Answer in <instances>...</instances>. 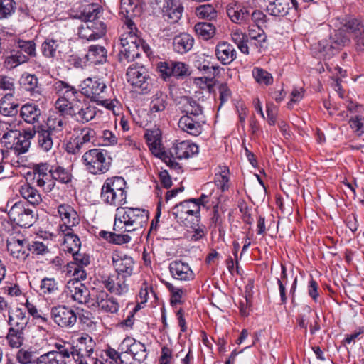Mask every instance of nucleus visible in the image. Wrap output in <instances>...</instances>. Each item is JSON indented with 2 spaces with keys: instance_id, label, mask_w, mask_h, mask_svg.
<instances>
[{
  "instance_id": "obj_50",
  "label": "nucleus",
  "mask_w": 364,
  "mask_h": 364,
  "mask_svg": "<svg viewBox=\"0 0 364 364\" xmlns=\"http://www.w3.org/2000/svg\"><path fill=\"white\" fill-rule=\"evenodd\" d=\"M6 338L11 348H18L23 345L24 341V332L9 328Z\"/></svg>"
},
{
  "instance_id": "obj_38",
  "label": "nucleus",
  "mask_w": 364,
  "mask_h": 364,
  "mask_svg": "<svg viewBox=\"0 0 364 364\" xmlns=\"http://www.w3.org/2000/svg\"><path fill=\"white\" fill-rule=\"evenodd\" d=\"M20 83L26 90L30 92L32 97H37L41 94V85L35 75L23 74L20 79Z\"/></svg>"
},
{
  "instance_id": "obj_64",
  "label": "nucleus",
  "mask_w": 364,
  "mask_h": 364,
  "mask_svg": "<svg viewBox=\"0 0 364 364\" xmlns=\"http://www.w3.org/2000/svg\"><path fill=\"white\" fill-rule=\"evenodd\" d=\"M172 67L173 77L179 78L189 75V67L185 63L172 60Z\"/></svg>"
},
{
  "instance_id": "obj_62",
  "label": "nucleus",
  "mask_w": 364,
  "mask_h": 364,
  "mask_svg": "<svg viewBox=\"0 0 364 364\" xmlns=\"http://www.w3.org/2000/svg\"><path fill=\"white\" fill-rule=\"evenodd\" d=\"M16 3L14 0H0V18H6L14 12Z\"/></svg>"
},
{
  "instance_id": "obj_27",
  "label": "nucleus",
  "mask_w": 364,
  "mask_h": 364,
  "mask_svg": "<svg viewBox=\"0 0 364 364\" xmlns=\"http://www.w3.org/2000/svg\"><path fill=\"white\" fill-rule=\"evenodd\" d=\"M27 244L28 240H20L12 237L7 241L6 247L8 251L14 258L25 260L29 255Z\"/></svg>"
},
{
  "instance_id": "obj_52",
  "label": "nucleus",
  "mask_w": 364,
  "mask_h": 364,
  "mask_svg": "<svg viewBox=\"0 0 364 364\" xmlns=\"http://www.w3.org/2000/svg\"><path fill=\"white\" fill-rule=\"evenodd\" d=\"M196 14L199 18L209 21L215 20L218 16L215 9L213 5L209 4L200 5L196 7Z\"/></svg>"
},
{
  "instance_id": "obj_58",
  "label": "nucleus",
  "mask_w": 364,
  "mask_h": 364,
  "mask_svg": "<svg viewBox=\"0 0 364 364\" xmlns=\"http://www.w3.org/2000/svg\"><path fill=\"white\" fill-rule=\"evenodd\" d=\"M69 100L65 97H60L55 102V108L59 111V114H62L63 117L64 115L72 116L73 111L71 110L74 106V101H76V100L72 99L71 101H69Z\"/></svg>"
},
{
  "instance_id": "obj_43",
  "label": "nucleus",
  "mask_w": 364,
  "mask_h": 364,
  "mask_svg": "<svg viewBox=\"0 0 364 364\" xmlns=\"http://www.w3.org/2000/svg\"><path fill=\"white\" fill-rule=\"evenodd\" d=\"M58 290V283L55 278L45 277L41 279L39 286L40 294L49 297L57 294Z\"/></svg>"
},
{
  "instance_id": "obj_21",
  "label": "nucleus",
  "mask_w": 364,
  "mask_h": 364,
  "mask_svg": "<svg viewBox=\"0 0 364 364\" xmlns=\"http://www.w3.org/2000/svg\"><path fill=\"white\" fill-rule=\"evenodd\" d=\"M112 264L117 274L127 278L130 277L134 270V262L130 256L114 254L112 256Z\"/></svg>"
},
{
  "instance_id": "obj_11",
  "label": "nucleus",
  "mask_w": 364,
  "mask_h": 364,
  "mask_svg": "<svg viewBox=\"0 0 364 364\" xmlns=\"http://www.w3.org/2000/svg\"><path fill=\"white\" fill-rule=\"evenodd\" d=\"M50 315L54 323L62 328H71L77 322V317L75 310L65 305L52 307Z\"/></svg>"
},
{
  "instance_id": "obj_29",
  "label": "nucleus",
  "mask_w": 364,
  "mask_h": 364,
  "mask_svg": "<svg viewBox=\"0 0 364 364\" xmlns=\"http://www.w3.org/2000/svg\"><path fill=\"white\" fill-rule=\"evenodd\" d=\"M266 11L271 16L280 17L288 14L291 0H264Z\"/></svg>"
},
{
  "instance_id": "obj_55",
  "label": "nucleus",
  "mask_w": 364,
  "mask_h": 364,
  "mask_svg": "<svg viewBox=\"0 0 364 364\" xmlns=\"http://www.w3.org/2000/svg\"><path fill=\"white\" fill-rule=\"evenodd\" d=\"M9 53L4 62V68L9 70H12L23 63H27L29 60L27 55H16V53H12L11 50Z\"/></svg>"
},
{
  "instance_id": "obj_45",
  "label": "nucleus",
  "mask_w": 364,
  "mask_h": 364,
  "mask_svg": "<svg viewBox=\"0 0 364 364\" xmlns=\"http://www.w3.org/2000/svg\"><path fill=\"white\" fill-rule=\"evenodd\" d=\"M20 193L24 199L33 205H38L42 200L38 191L28 183L21 186Z\"/></svg>"
},
{
  "instance_id": "obj_1",
  "label": "nucleus",
  "mask_w": 364,
  "mask_h": 364,
  "mask_svg": "<svg viewBox=\"0 0 364 364\" xmlns=\"http://www.w3.org/2000/svg\"><path fill=\"white\" fill-rule=\"evenodd\" d=\"M149 215V211L143 208H117L113 230L119 232H129L142 229L148 223Z\"/></svg>"
},
{
  "instance_id": "obj_44",
  "label": "nucleus",
  "mask_w": 364,
  "mask_h": 364,
  "mask_svg": "<svg viewBox=\"0 0 364 364\" xmlns=\"http://www.w3.org/2000/svg\"><path fill=\"white\" fill-rule=\"evenodd\" d=\"M167 106V95L163 92L158 90L151 97L149 110L151 113L161 112L165 110Z\"/></svg>"
},
{
  "instance_id": "obj_28",
  "label": "nucleus",
  "mask_w": 364,
  "mask_h": 364,
  "mask_svg": "<svg viewBox=\"0 0 364 364\" xmlns=\"http://www.w3.org/2000/svg\"><path fill=\"white\" fill-rule=\"evenodd\" d=\"M205 121L191 118L190 116H182L178 123V127L184 132L193 136H198L203 130Z\"/></svg>"
},
{
  "instance_id": "obj_5",
  "label": "nucleus",
  "mask_w": 364,
  "mask_h": 364,
  "mask_svg": "<svg viewBox=\"0 0 364 364\" xmlns=\"http://www.w3.org/2000/svg\"><path fill=\"white\" fill-rule=\"evenodd\" d=\"M128 82L136 92L145 95L153 88L152 80L148 70L142 65L134 63L129 66L127 73Z\"/></svg>"
},
{
  "instance_id": "obj_33",
  "label": "nucleus",
  "mask_w": 364,
  "mask_h": 364,
  "mask_svg": "<svg viewBox=\"0 0 364 364\" xmlns=\"http://www.w3.org/2000/svg\"><path fill=\"white\" fill-rule=\"evenodd\" d=\"M63 235V248L65 252L73 254L80 250L81 242L73 230L60 231Z\"/></svg>"
},
{
  "instance_id": "obj_56",
  "label": "nucleus",
  "mask_w": 364,
  "mask_h": 364,
  "mask_svg": "<svg viewBox=\"0 0 364 364\" xmlns=\"http://www.w3.org/2000/svg\"><path fill=\"white\" fill-rule=\"evenodd\" d=\"M196 33L205 40L212 38L215 32V28L212 23H198L195 25Z\"/></svg>"
},
{
  "instance_id": "obj_48",
  "label": "nucleus",
  "mask_w": 364,
  "mask_h": 364,
  "mask_svg": "<svg viewBox=\"0 0 364 364\" xmlns=\"http://www.w3.org/2000/svg\"><path fill=\"white\" fill-rule=\"evenodd\" d=\"M220 171L215 176V183L222 192L229 188V169L227 166H220Z\"/></svg>"
},
{
  "instance_id": "obj_13",
  "label": "nucleus",
  "mask_w": 364,
  "mask_h": 364,
  "mask_svg": "<svg viewBox=\"0 0 364 364\" xmlns=\"http://www.w3.org/2000/svg\"><path fill=\"white\" fill-rule=\"evenodd\" d=\"M119 349L126 352L127 358L131 355L132 359L139 363L144 361L147 356L144 344L130 337H127L123 340Z\"/></svg>"
},
{
  "instance_id": "obj_54",
  "label": "nucleus",
  "mask_w": 364,
  "mask_h": 364,
  "mask_svg": "<svg viewBox=\"0 0 364 364\" xmlns=\"http://www.w3.org/2000/svg\"><path fill=\"white\" fill-rule=\"evenodd\" d=\"M252 73L255 81L259 85L267 86L273 82L272 75L262 68H254Z\"/></svg>"
},
{
  "instance_id": "obj_9",
  "label": "nucleus",
  "mask_w": 364,
  "mask_h": 364,
  "mask_svg": "<svg viewBox=\"0 0 364 364\" xmlns=\"http://www.w3.org/2000/svg\"><path fill=\"white\" fill-rule=\"evenodd\" d=\"M54 347L38 358V364H68L72 355L70 346L56 343Z\"/></svg>"
},
{
  "instance_id": "obj_23",
  "label": "nucleus",
  "mask_w": 364,
  "mask_h": 364,
  "mask_svg": "<svg viewBox=\"0 0 364 364\" xmlns=\"http://www.w3.org/2000/svg\"><path fill=\"white\" fill-rule=\"evenodd\" d=\"M179 105L182 112L185 113L183 116H190L191 118L205 121L203 107L196 100L191 97H183L181 98Z\"/></svg>"
},
{
  "instance_id": "obj_3",
  "label": "nucleus",
  "mask_w": 364,
  "mask_h": 364,
  "mask_svg": "<svg viewBox=\"0 0 364 364\" xmlns=\"http://www.w3.org/2000/svg\"><path fill=\"white\" fill-rule=\"evenodd\" d=\"M85 169L91 174H103L109 169L112 159L109 152L102 149H92L82 157Z\"/></svg>"
},
{
  "instance_id": "obj_41",
  "label": "nucleus",
  "mask_w": 364,
  "mask_h": 364,
  "mask_svg": "<svg viewBox=\"0 0 364 364\" xmlns=\"http://www.w3.org/2000/svg\"><path fill=\"white\" fill-rule=\"evenodd\" d=\"M65 124V117L62 114H51L47 120L48 129L46 130L58 137L62 134Z\"/></svg>"
},
{
  "instance_id": "obj_35",
  "label": "nucleus",
  "mask_w": 364,
  "mask_h": 364,
  "mask_svg": "<svg viewBox=\"0 0 364 364\" xmlns=\"http://www.w3.org/2000/svg\"><path fill=\"white\" fill-rule=\"evenodd\" d=\"M226 13L232 22L239 24L246 22L250 16L248 8L237 5H228L226 8Z\"/></svg>"
},
{
  "instance_id": "obj_2",
  "label": "nucleus",
  "mask_w": 364,
  "mask_h": 364,
  "mask_svg": "<svg viewBox=\"0 0 364 364\" xmlns=\"http://www.w3.org/2000/svg\"><path fill=\"white\" fill-rule=\"evenodd\" d=\"M127 183L122 177L108 178L101 188L100 198L106 204L122 208L127 203Z\"/></svg>"
},
{
  "instance_id": "obj_61",
  "label": "nucleus",
  "mask_w": 364,
  "mask_h": 364,
  "mask_svg": "<svg viewBox=\"0 0 364 364\" xmlns=\"http://www.w3.org/2000/svg\"><path fill=\"white\" fill-rule=\"evenodd\" d=\"M105 353L106 356L113 360L116 363L134 364L132 362H129V359L127 358V354L124 350H121V352L119 353L114 348H109Z\"/></svg>"
},
{
  "instance_id": "obj_31",
  "label": "nucleus",
  "mask_w": 364,
  "mask_h": 364,
  "mask_svg": "<svg viewBox=\"0 0 364 364\" xmlns=\"http://www.w3.org/2000/svg\"><path fill=\"white\" fill-rule=\"evenodd\" d=\"M29 321V317L26 311L20 308H16L12 311L9 316V328L24 331Z\"/></svg>"
},
{
  "instance_id": "obj_42",
  "label": "nucleus",
  "mask_w": 364,
  "mask_h": 364,
  "mask_svg": "<svg viewBox=\"0 0 364 364\" xmlns=\"http://www.w3.org/2000/svg\"><path fill=\"white\" fill-rule=\"evenodd\" d=\"M314 50L317 51L316 55L318 58H323L324 59L331 58L338 53L333 45L330 43L329 39L320 41L314 46Z\"/></svg>"
},
{
  "instance_id": "obj_26",
  "label": "nucleus",
  "mask_w": 364,
  "mask_h": 364,
  "mask_svg": "<svg viewBox=\"0 0 364 364\" xmlns=\"http://www.w3.org/2000/svg\"><path fill=\"white\" fill-rule=\"evenodd\" d=\"M215 54L217 59L225 65H230L237 58V51L233 46L225 41L216 45Z\"/></svg>"
},
{
  "instance_id": "obj_22",
  "label": "nucleus",
  "mask_w": 364,
  "mask_h": 364,
  "mask_svg": "<svg viewBox=\"0 0 364 364\" xmlns=\"http://www.w3.org/2000/svg\"><path fill=\"white\" fill-rule=\"evenodd\" d=\"M78 132L79 133L73 141L75 147L67 146V151L73 154H78L85 145L92 142L96 136L95 131L88 127L80 129Z\"/></svg>"
},
{
  "instance_id": "obj_53",
  "label": "nucleus",
  "mask_w": 364,
  "mask_h": 364,
  "mask_svg": "<svg viewBox=\"0 0 364 364\" xmlns=\"http://www.w3.org/2000/svg\"><path fill=\"white\" fill-rule=\"evenodd\" d=\"M36 352L31 349H20L16 354V360L21 364H38Z\"/></svg>"
},
{
  "instance_id": "obj_19",
  "label": "nucleus",
  "mask_w": 364,
  "mask_h": 364,
  "mask_svg": "<svg viewBox=\"0 0 364 364\" xmlns=\"http://www.w3.org/2000/svg\"><path fill=\"white\" fill-rule=\"evenodd\" d=\"M168 269L175 279L188 282L194 279V273L189 264L181 260L172 261L168 265Z\"/></svg>"
},
{
  "instance_id": "obj_20",
  "label": "nucleus",
  "mask_w": 364,
  "mask_h": 364,
  "mask_svg": "<svg viewBox=\"0 0 364 364\" xmlns=\"http://www.w3.org/2000/svg\"><path fill=\"white\" fill-rule=\"evenodd\" d=\"M58 211L63 222V224L60 225V231H65V229L73 230V227L79 223L78 214L70 205H60Z\"/></svg>"
},
{
  "instance_id": "obj_16",
  "label": "nucleus",
  "mask_w": 364,
  "mask_h": 364,
  "mask_svg": "<svg viewBox=\"0 0 364 364\" xmlns=\"http://www.w3.org/2000/svg\"><path fill=\"white\" fill-rule=\"evenodd\" d=\"M69 289L72 294V298L75 301L82 304H87L92 306V302L94 301L92 289L91 291L80 281H73L69 282Z\"/></svg>"
},
{
  "instance_id": "obj_24",
  "label": "nucleus",
  "mask_w": 364,
  "mask_h": 364,
  "mask_svg": "<svg viewBox=\"0 0 364 364\" xmlns=\"http://www.w3.org/2000/svg\"><path fill=\"white\" fill-rule=\"evenodd\" d=\"M344 26L353 35L356 49L364 51V25L356 18H349L345 20Z\"/></svg>"
},
{
  "instance_id": "obj_8",
  "label": "nucleus",
  "mask_w": 364,
  "mask_h": 364,
  "mask_svg": "<svg viewBox=\"0 0 364 364\" xmlns=\"http://www.w3.org/2000/svg\"><path fill=\"white\" fill-rule=\"evenodd\" d=\"M9 217L17 225L22 228H29L36 221V216L33 209L23 201L16 202L9 210Z\"/></svg>"
},
{
  "instance_id": "obj_57",
  "label": "nucleus",
  "mask_w": 364,
  "mask_h": 364,
  "mask_svg": "<svg viewBox=\"0 0 364 364\" xmlns=\"http://www.w3.org/2000/svg\"><path fill=\"white\" fill-rule=\"evenodd\" d=\"M59 48V41L53 39H46L41 45V52L43 56L53 58Z\"/></svg>"
},
{
  "instance_id": "obj_59",
  "label": "nucleus",
  "mask_w": 364,
  "mask_h": 364,
  "mask_svg": "<svg viewBox=\"0 0 364 364\" xmlns=\"http://www.w3.org/2000/svg\"><path fill=\"white\" fill-rule=\"evenodd\" d=\"M77 341L80 344V348L77 350L80 352L85 351L86 355L90 358L95 346V342L92 338L88 334H84L77 339Z\"/></svg>"
},
{
  "instance_id": "obj_14",
  "label": "nucleus",
  "mask_w": 364,
  "mask_h": 364,
  "mask_svg": "<svg viewBox=\"0 0 364 364\" xmlns=\"http://www.w3.org/2000/svg\"><path fill=\"white\" fill-rule=\"evenodd\" d=\"M92 294L94 301L92 302V306L98 307L109 313H116L118 311L119 308L118 301L105 291L93 288Z\"/></svg>"
},
{
  "instance_id": "obj_6",
  "label": "nucleus",
  "mask_w": 364,
  "mask_h": 364,
  "mask_svg": "<svg viewBox=\"0 0 364 364\" xmlns=\"http://www.w3.org/2000/svg\"><path fill=\"white\" fill-rule=\"evenodd\" d=\"M198 152L196 144L189 141H182L173 144L168 153H163L162 160L171 168L179 171L181 166L175 161L176 159H182L190 158Z\"/></svg>"
},
{
  "instance_id": "obj_51",
  "label": "nucleus",
  "mask_w": 364,
  "mask_h": 364,
  "mask_svg": "<svg viewBox=\"0 0 364 364\" xmlns=\"http://www.w3.org/2000/svg\"><path fill=\"white\" fill-rule=\"evenodd\" d=\"M39 146L45 151H48L53 147V137L54 135L50 131L41 129L37 132Z\"/></svg>"
},
{
  "instance_id": "obj_4",
  "label": "nucleus",
  "mask_w": 364,
  "mask_h": 364,
  "mask_svg": "<svg viewBox=\"0 0 364 364\" xmlns=\"http://www.w3.org/2000/svg\"><path fill=\"white\" fill-rule=\"evenodd\" d=\"M195 198L181 202L172 209V213L177 222L187 228H194L200 221V208Z\"/></svg>"
},
{
  "instance_id": "obj_46",
  "label": "nucleus",
  "mask_w": 364,
  "mask_h": 364,
  "mask_svg": "<svg viewBox=\"0 0 364 364\" xmlns=\"http://www.w3.org/2000/svg\"><path fill=\"white\" fill-rule=\"evenodd\" d=\"M11 97L12 94L7 92L0 100V112L1 114L5 116H14L18 113V105L9 102Z\"/></svg>"
},
{
  "instance_id": "obj_18",
  "label": "nucleus",
  "mask_w": 364,
  "mask_h": 364,
  "mask_svg": "<svg viewBox=\"0 0 364 364\" xmlns=\"http://www.w3.org/2000/svg\"><path fill=\"white\" fill-rule=\"evenodd\" d=\"M140 13L141 7L139 6L137 0H120L119 14L126 18L125 23L130 30L135 28L132 19Z\"/></svg>"
},
{
  "instance_id": "obj_40",
  "label": "nucleus",
  "mask_w": 364,
  "mask_h": 364,
  "mask_svg": "<svg viewBox=\"0 0 364 364\" xmlns=\"http://www.w3.org/2000/svg\"><path fill=\"white\" fill-rule=\"evenodd\" d=\"M53 90L55 93L61 96V97H65L70 100H75L76 95L78 94L77 90L74 86L63 80L56 81L53 84Z\"/></svg>"
},
{
  "instance_id": "obj_47",
  "label": "nucleus",
  "mask_w": 364,
  "mask_h": 364,
  "mask_svg": "<svg viewBox=\"0 0 364 364\" xmlns=\"http://www.w3.org/2000/svg\"><path fill=\"white\" fill-rule=\"evenodd\" d=\"M123 232H111L107 231H101L100 235L107 240L109 242L123 245L130 242L131 237L128 235L122 234Z\"/></svg>"
},
{
  "instance_id": "obj_36",
  "label": "nucleus",
  "mask_w": 364,
  "mask_h": 364,
  "mask_svg": "<svg viewBox=\"0 0 364 364\" xmlns=\"http://www.w3.org/2000/svg\"><path fill=\"white\" fill-rule=\"evenodd\" d=\"M41 111L38 106L33 104H26L20 110V116L28 124H34L39 122Z\"/></svg>"
},
{
  "instance_id": "obj_63",
  "label": "nucleus",
  "mask_w": 364,
  "mask_h": 364,
  "mask_svg": "<svg viewBox=\"0 0 364 364\" xmlns=\"http://www.w3.org/2000/svg\"><path fill=\"white\" fill-rule=\"evenodd\" d=\"M16 43L17 48H21V51H23L28 58L36 55V44L33 41L18 40Z\"/></svg>"
},
{
  "instance_id": "obj_10",
  "label": "nucleus",
  "mask_w": 364,
  "mask_h": 364,
  "mask_svg": "<svg viewBox=\"0 0 364 364\" xmlns=\"http://www.w3.org/2000/svg\"><path fill=\"white\" fill-rule=\"evenodd\" d=\"M80 92L94 101H101L105 97L107 87L100 78L87 77L80 85Z\"/></svg>"
},
{
  "instance_id": "obj_17",
  "label": "nucleus",
  "mask_w": 364,
  "mask_h": 364,
  "mask_svg": "<svg viewBox=\"0 0 364 364\" xmlns=\"http://www.w3.org/2000/svg\"><path fill=\"white\" fill-rule=\"evenodd\" d=\"M161 9L163 17L171 23L178 22L183 11V6L180 0H164Z\"/></svg>"
},
{
  "instance_id": "obj_34",
  "label": "nucleus",
  "mask_w": 364,
  "mask_h": 364,
  "mask_svg": "<svg viewBox=\"0 0 364 364\" xmlns=\"http://www.w3.org/2000/svg\"><path fill=\"white\" fill-rule=\"evenodd\" d=\"M350 33V32L347 30L343 25L342 28L334 31L333 33L331 34L329 37L330 43L333 45L338 52L343 47L350 45V38L348 35Z\"/></svg>"
},
{
  "instance_id": "obj_60",
  "label": "nucleus",
  "mask_w": 364,
  "mask_h": 364,
  "mask_svg": "<svg viewBox=\"0 0 364 364\" xmlns=\"http://www.w3.org/2000/svg\"><path fill=\"white\" fill-rule=\"evenodd\" d=\"M48 243V242L45 243L39 240H33L31 242L28 240V252H31L32 254L37 255H45L49 252Z\"/></svg>"
},
{
  "instance_id": "obj_39",
  "label": "nucleus",
  "mask_w": 364,
  "mask_h": 364,
  "mask_svg": "<svg viewBox=\"0 0 364 364\" xmlns=\"http://www.w3.org/2000/svg\"><path fill=\"white\" fill-rule=\"evenodd\" d=\"M107 50L100 45H92L89 47L86 58L94 64L103 63L107 60Z\"/></svg>"
},
{
  "instance_id": "obj_15",
  "label": "nucleus",
  "mask_w": 364,
  "mask_h": 364,
  "mask_svg": "<svg viewBox=\"0 0 364 364\" xmlns=\"http://www.w3.org/2000/svg\"><path fill=\"white\" fill-rule=\"evenodd\" d=\"M72 117L80 123H87L95 118L97 114V108L85 100L74 101L72 108Z\"/></svg>"
},
{
  "instance_id": "obj_25",
  "label": "nucleus",
  "mask_w": 364,
  "mask_h": 364,
  "mask_svg": "<svg viewBox=\"0 0 364 364\" xmlns=\"http://www.w3.org/2000/svg\"><path fill=\"white\" fill-rule=\"evenodd\" d=\"M105 287L111 293L122 295L128 291V285L126 284V278L120 274H114L102 280Z\"/></svg>"
},
{
  "instance_id": "obj_12",
  "label": "nucleus",
  "mask_w": 364,
  "mask_h": 364,
  "mask_svg": "<svg viewBox=\"0 0 364 364\" xmlns=\"http://www.w3.org/2000/svg\"><path fill=\"white\" fill-rule=\"evenodd\" d=\"M51 169L52 166L47 163L35 164L33 167V179L36 185L48 193L50 192L55 185V182L52 179Z\"/></svg>"
},
{
  "instance_id": "obj_7",
  "label": "nucleus",
  "mask_w": 364,
  "mask_h": 364,
  "mask_svg": "<svg viewBox=\"0 0 364 364\" xmlns=\"http://www.w3.org/2000/svg\"><path fill=\"white\" fill-rule=\"evenodd\" d=\"M132 30L121 38L122 48L118 54L119 60L121 63L130 62L139 58L140 53V43L141 39L136 35L132 33Z\"/></svg>"
},
{
  "instance_id": "obj_37",
  "label": "nucleus",
  "mask_w": 364,
  "mask_h": 364,
  "mask_svg": "<svg viewBox=\"0 0 364 364\" xmlns=\"http://www.w3.org/2000/svg\"><path fill=\"white\" fill-rule=\"evenodd\" d=\"M101 12L102 7L100 5L89 4L83 6L80 14H77L75 17L86 23L98 19Z\"/></svg>"
},
{
  "instance_id": "obj_30",
  "label": "nucleus",
  "mask_w": 364,
  "mask_h": 364,
  "mask_svg": "<svg viewBox=\"0 0 364 364\" xmlns=\"http://www.w3.org/2000/svg\"><path fill=\"white\" fill-rule=\"evenodd\" d=\"M35 131L33 129L26 130L23 134L21 133L20 136L11 143L10 149H13L17 155L26 153L31 144L30 139L34 136Z\"/></svg>"
},
{
  "instance_id": "obj_32",
  "label": "nucleus",
  "mask_w": 364,
  "mask_h": 364,
  "mask_svg": "<svg viewBox=\"0 0 364 364\" xmlns=\"http://www.w3.org/2000/svg\"><path fill=\"white\" fill-rule=\"evenodd\" d=\"M194 43V38L188 33H182L173 39V48L180 54H184L191 50Z\"/></svg>"
},
{
  "instance_id": "obj_49",
  "label": "nucleus",
  "mask_w": 364,
  "mask_h": 364,
  "mask_svg": "<svg viewBox=\"0 0 364 364\" xmlns=\"http://www.w3.org/2000/svg\"><path fill=\"white\" fill-rule=\"evenodd\" d=\"M51 176L53 181L68 183L72 180V174L67 169L60 166H52Z\"/></svg>"
}]
</instances>
